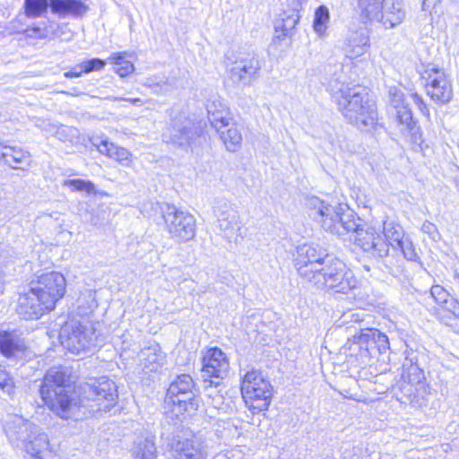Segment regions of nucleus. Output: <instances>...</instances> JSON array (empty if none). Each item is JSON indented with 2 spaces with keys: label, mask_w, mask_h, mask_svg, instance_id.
Instances as JSON below:
<instances>
[{
  "label": "nucleus",
  "mask_w": 459,
  "mask_h": 459,
  "mask_svg": "<svg viewBox=\"0 0 459 459\" xmlns=\"http://www.w3.org/2000/svg\"><path fill=\"white\" fill-rule=\"evenodd\" d=\"M50 9L60 17H78L85 13L87 6L81 0H50Z\"/></svg>",
  "instance_id": "28"
},
{
  "label": "nucleus",
  "mask_w": 459,
  "mask_h": 459,
  "mask_svg": "<svg viewBox=\"0 0 459 459\" xmlns=\"http://www.w3.org/2000/svg\"><path fill=\"white\" fill-rule=\"evenodd\" d=\"M217 459H228V458L224 455H221V456L218 457Z\"/></svg>",
  "instance_id": "56"
},
{
  "label": "nucleus",
  "mask_w": 459,
  "mask_h": 459,
  "mask_svg": "<svg viewBox=\"0 0 459 459\" xmlns=\"http://www.w3.org/2000/svg\"><path fill=\"white\" fill-rule=\"evenodd\" d=\"M384 0H358V9L361 17L377 22Z\"/></svg>",
  "instance_id": "35"
},
{
  "label": "nucleus",
  "mask_w": 459,
  "mask_h": 459,
  "mask_svg": "<svg viewBox=\"0 0 459 459\" xmlns=\"http://www.w3.org/2000/svg\"><path fill=\"white\" fill-rule=\"evenodd\" d=\"M63 186L70 188L72 191L85 192L91 194L95 192V186L90 180L84 179H66L64 181Z\"/></svg>",
  "instance_id": "39"
},
{
  "label": "nucleus",
  "mask_w": 459,
  "mask_h": 459,
  "mask_svg": "<svg viewBox=\"0 0 459 459\" xmlns=\"http://www.w3.org/2000/svg\"><path fill=\"white\" fill-rule=\"evenodd\" d=\"M390 102L396 108L397 111L398 109H401L403 106H405L403 103V94L402 93V91L396 89L391 90Z\"/></svg>",
  "instance_id": "45"
},
{
  "label": "nucleus",
  "mask_w": 459,
  "mask_h": 459,
  "mask_svg": "<svg viewBox=\"0 0 459 459\" xmlns=\"http://www.w3.org/2000/svg\"><path fill=\"white\" fill-rule=\"evenodd\" d=\"M354 342L360 348H364L365 352L370 356L375 348L378 353H385L390 349L386 334L373 328L362 330L359 334L354 335Z\"/></svg>",
  "instance_id": "20"
},
{
  "label": "nucleus",
  "mask_w": 459,
  "mask_h": 459,
  "mask_svg": "<svg viewBox=\"0 0 459 459\" xmlns=\"http://www.w3.org/2000/svg\"><path fill=\"white\" fill-rule=\"evenodd\" d=\"M84 295H86L89 299H91V303L88 304L89 307H91L95 303V292H93L91 290H86L84 292Z\"/></svg>",
  "instance_id": "51"
},
{
  "label": "nucleus",
  "mask_w": 459,
  "mask_h": 459,
  "mask_svg": "<svg viewBox=\"0 0 459 459\" xmlns=\"http://www.w3.org/2000/svg\"><path fill=\"white\" fill-rule=\"evenodd\" d=\"M430 294L435 301L441 307H445L450 301V294L440 285H433L430 289Z\"/></svg>",
  "instance_id": "41"
},
{
  "label": "nucleus",
  "mask_w": 459,
  "mask_h": 459,
  "mask_svg": "<svg viewBox=\"0 0 459 459\" xmlns=\"http://www.w3.org/2000/svg\"><path fill=\"white\" fill-rule=\"evenodd\" d=\"M133 459H156L157 449L152 436H141L135 438L131 448Z\"/></svg>",
  "instance_id": "30"
},
{
  "label": "nucleus",
  "mask_w": 459,
  "mask_h": 459,
  "mask_svg": "<svg viewBox=\"0 0 459 459\" xmlns=\"http://www.w3.org/2000/svg\"><path fill=\"white\" fill-rule=\"evenodd\" d=\"M48 7L50 0H24L25 14L30 18L42 16Z\"/></svg>",
  "instance_id": "38"
},
{
  "label": "nucleus",
  "mask_w": 459,
  "mask_h": 459,
  "mask_svg": "<svg viewBox=\"0 0 459 459\" xmlns=\"http://www.w3.org/2000/svg\"><path fill=\"white\" fill-rule=\"evenodd\" d=\"M262 63L254 53L239 56L229 70L230 79L236 84L247 86L258 78Z\"/></svg>",
  "instance_id": "13"
},
{
  "label": "nucleus",
  "mask_w": 459,
  "mask_h": 459,
  "mask_svg": "<svg viewBox=\"0 0 459 459\" xmlns=\"http://www.w3.org/2000/svg\"><path fill=\"white\" fill-rule=\"evenodd\" d=\"M309 215L328 232L343 236L355 234V244L372 257L383 258L388 255V244L380 230L367 224L345 204L332 205L313 196L308 199Z\"/></svg>",
  "instance_id": "1"
},
{
  "label": "nucleus",
  "mask_w": 459,
  "mask_h": 459,
  "mask_svg": "<svg viewBox=\"0 0 459 459\" xmlns=\"http://www.w3.org/2000/svg\"><path fill=\"white\" fill-rule=\"evenodd\" d=\"M84 68V73L89 74L93 71H100L106 65V61L100 58H92L88 61L82 62Z\"/></svg>",
  "instance_id": "43"
},
{
  "label": "nucleus",
  "mask_w": 459,
  "mask_h": 459,
  "mask_svg": "<svg viewBox=\"0 0 459 459\" xmlns=\"http://www.w3.org/2000/svg\"><path fill=\"white\" fill-rule=\"evenodd\" d=\"M84 73V68L82 64H79L73 67L70 71L65 73V77L73 78V77H80Z\"/></svg>",
  "instance_id": "48"
},
{
  "label": "nucleus",
  "mask_w": 459,
  "mask_h": 459,
  "mask_svg": "<svg viewBox=\"0 0 459 459\" xmlns=\"http://www.w3.org/2000/svg\"><path fill=\"white\" fill-rule=\"evenodd\" d=\"M303 1H304V0H287V2H288L289 4H294L296 2H299V4H300V6H302Z\"/></svg>",
  "instance_id": "53"
},
{
  "label": "nucleus",
  "mask_w": 459,
  "mask_h": 459,
  "mask_svg": "<svg viewBox=\"0 0 459 459\" xmlns=\"http://www.w3.org/2000/svg\"><path fill=\"white\" fill-rule=\"evenodd\" d=\"M411 98L413 101V103L419 108L420 111L427 117H429V110L425 104L422 97L419 95L418 93L414 92L411 94Z\"/></svg>",
  "instance_id": "46"
},
{
  "label": "nucleus",
  "mask_w": 459,
  "mask_h": 459,
  "mask_svg": "<svg viewBox=\"0 0 459 459\" xmlns=\"http://www.w3.org/2000/svg\"><path fill=\"white\" fill-rule=\"evenodd\" d=\"M405 15L403 0H384L376 22L393 29L403 22Z\"/></svg>",
  "instance_id": "21"
},
{
  "label": "nucleus",
  "mask_w": 459,
  "mask_h": 459,
  "mask_svg": "<svg viewBox=\"0 0 459 459\" xmlns=\"http://www.w3.org/2000/svg\"><path fill=\"white\" fill-rule=\"evenodd\" d=\"M0 160L13 169H25L30 166L31 157L22 148L0 143Z\"/></svg>",
  "instance_id": "23"
},
{
  "label": "nucleus",
  "mask_w": 459,
  "mask_h": 459,
  "mask_svg": "<svg viewBox=\"0 0 459 459\" xmlns=\"http://www.w3.org/2000/svg\"><path fill=\"white\" fill-rule=\"evenodd\" d=\"M216 131L229 152H237L241 147L242 134L238 126L232 121L229 122V126H223L222 128H217Z\"/></svg>",
  "instance_id": "32"
},
{
  "label": "nucleus",
  "mask_w": 459,
  "mask_h": 459,
  "mask_svg": "<svg viewBox=\"0 0 459 459\" xmlns=\"http://www.w3.org/2000/svg\"><path fill=\"white\" fill-rule=\"evenodd\" d=\"M221 400H222V396L221 395H216V397H214L212 399V405L218 409L219 411H224V408L222 406H220V404L221 403Z\"/></svg>",
  "instance_id": "50"
},
{
  "label": "nucleus",
  "mask_w": 459,
  "mask_h": 459,
  "mask_svg": "<svg viewBox=\"0 0 459 459\" xmlns=\"http://www.w3.org/2000/svg\"><path fill=\"white\" fill-rule=\"evenodd\" d=\"M289 10H284L274 21L275 36L274 40H283L291 38L294 34L296 25L299 22V11L302 6L296 2L294 4H289Z\"/></svg>",
  "instance_id": "19"
},
{
  "label": "nucleus",
  "mask_w": 459,
  "mask_h": 459,
  "mask_svg": "<svg viewBox=\"0 0 459 459\" xmlns=\"http://www.w3.org/2000/svg\"><path fill=\"white\" fill-rule=\"evenodd\" d=\"M425 81L427 95L434 102L444 105L450 102L453 98V86L444 69L435 65H429L421 74Z\"/></svg>",
  "instance_id": "10"
},
{
  "label": "nucleus",
  "mask_w": 459,
  "mask_h": 459,
  "mask_svg": "<svg viewBox=\"0 0 459 459\" xmlns=\"http://www.w3.org/2000/svg\"><path fill=\"white\" fill-rule=\"evenodd\" d=\"M262 387H257L255 394H242L247 407L256 414L266 411L271 403L273 388L270 383H262Z\"/></svg>",
  "instance_id": "25"
},
{
  "label": "nucleus",
  "mask_w": 459,
  "mask_h": 459,
  "mask_svg": "<svg viewBox=\"0 0 459 459\" xmlns=\"http://www.w3.org/2000/svg\"><path fill=\"white\" fill-rule=\"evenodd\" d=\"M214 213L217 217V227L221 234L229 239L236 238L242 225L236 207L226 201L220 202L214 209Z\"/></svg>",
  "instance_id": "14"
},
{
  "label": "nucleus",
  "mask_w": 459,
  "mask_h": 459,
  "mask_svg": "<svg viewBox=\"0 0 459 459\" xmlns=\"http://www.w3.org/2000/svg\"><path fill=\"white\" fill-rule=\"evenodd\" d=\"M333 99L338 110L351 125L359 129L373 126L377 119V108L364 90L358 85L342 84L334 91Z\"/></svg>",
  "instance_id": "4"
},
{
  "label": "nucleus",
  "mask_w": 459,
  "mask_h": 459,
  "mask_svg": "<svg viewBox=\"0 0 459 459\" xmlns=\"http://www.w3.org/2000/svg\"><path fill=\"white\" fill-rule=\"evenodd\" d=\"M195 383L190 375L178 376L169 385L166 403L172 405V411L177 415L195 410L197 404L195 402Z\"/></svg>",
  "instance_id": "9"
},
{
  "label": "nucleus",
  "mask_w": 459,
  "mask_h": 459,
  "mask_svg": "<svg viewBox=\"0 0 459 459\" xmlns=\"http://www.w3.org/2000/svg\"><path fill=\"white\" fill-rule=\"evenodd\" d=\"M295 266L303 281L320 290L346 294L357 285L352 271L316 244L298 248Z\"/></svg>",
  "instance_id": "2"
},
{
  "label": "nucleus",
  "mask_w": 459,
  "mask_h": 459,
  "mask_svg": "<svg viewBox=\"0 0 459 459\" xmlns=\"http://www.w3.org/2000/svg\"><path fill=\"white\" fill-rule=\"evenodd\" d=\"M329 21L330 14L328 8L325 5L319 6L315 12L313 22L314 30L319 37L325 35Z\"/></svg>",
  "instance_id": "37"
},
{
  "label": "nucleus",
  "mask_w": 459,
  "mask_h": 459,
  "mask_svg": "<svg viewBox=\"0 0 459 459\" xmlns=\"http://www.w3.org/2000/svg\"><path fill=\"white\" fill-rule=\"evenodd\" d=\"M53 308L45 304V300L31 288L28 292L20 295L18 300L17 313L25 320L39 318L45 311H51Z\"/></svg>",
  "instance_id": "16"
},
{
  "label": "nucleus",
  "mask_w": 459,
  "mask_h": 459,
  "mask_svg": "<svg viewBox=\"0 0 459 459\" xmlns=\"http://www.w3.org/2000/svg\"><path fill=\"white\" fill-rule=\"evenodd\" d=\"M421 230L423 233L427 234L435 242L439 241L441 238L440 233L437 230V226L429 221H425L422 223Z\"/></svg>",
  "instance_id": "44"
},
{
  "label": "nucleus",
  "mask_w": 459,
  "mask_h": 459,
  "mask_svg": "<svg viewBox=\"0 0 459 459\" xmlns=\"http://www.w3.org/2000/svg\"><path fill=\"white\" fill-rule=\"evenodd\" d=\"M4 430L13 446H24L26 452L35 459H55L47 434L35 424L14 415L6 422Z\"/></svg>",
  "instance_id": "5"
},
{
  "label": "nucleus",
  "mask_w": 459,
  "mask_h": 459,
  "mask_svg": "<svg viewBox=\"0 0 459 459\" xmlns=\"http://www.w3.org/2000/svg\"><path fill=\"white\" fill-rule=\"evenodd\" d=\"M403 379L408 383V394L414 399L423 398L428 393V385L424 382V372L411 359H406L403 364Z\"/></svg>",
  "instance_id": "18"
},
{
  "label": "nucleus",
  "mask_w": 459,
  "mask_h": 459,
  "mask_svg": "<svg viewBox=\"0 0 459 459\" xmlns=\"http://www.w3.org/2000/svg\"><path fill=\"white\" fill-rule=\"evenodd\" d=\"M165 230L176 242L184 243L195 236V218L188 212L167 204L162 210Z\"/></svg>",
  "instance_id": "7"
},
{
  "label": "nucleus",
  "mask_w": 459,
  "mask_h": 459,
  "mask_svg": "<svg viewBox=\"0 0 459 459\" xmlns=\"http://www.w3.org/2000/svg\"><path fill=\"white\" fill-rule=\"evenodd\" d=\"M114 100H124V101H128L130 103H132L133 105L134 106H141L143 101L141 99L139 98H122V97H116L114 98Z\"/></svg>",
  "instance_id": "49"
},
{
  "label": "nucleus",
  "mask_w": 459,
  "mask_h": 459,
  "mask_svg": "<svg viewBox=\"0 0 459 459\" xmlns=\"http://www.w3.org/2000/svg\"><path fill=\"white\" fill-rule=\"evenodd\" d=\"M166 357L157 342H149L138 353V367L145 375L159 372L166 364Z\"/></svg>",
  "instance_id": "17"
},
{
  "label": "nucleus",
  "mask_w": 459,
  "mask_h": 459,
  "mask_svg": "<svg viewBox=\"0 0 459 459\" xmlns=\"http://www.w3.org/2000/svg\"><path fill=\"white\" fill-rule=\"evenodd\" d=\"M32 288L45 300V304L54 309L65 293L66 281L62 273L50 272L39 276L37 286Z\"/></svg>",
  "instance_id": "12"
},
{
  "label": "nucleus",
  "mask_w": 459,
  "mask_h": 459,
  "mask_svg": "<svg viewBox=\"0 0 459 459\" xmlns=\"http://www.w3.org/2000/svg\"><path fill=\"white\" fill-rule=\"evenodd\" d=\"M369 37L362 31H351L343 43L342 50L346 57L356 59L364 56L369 48Z\"/></svg>",
  "instance_id": "26"
},
{
  "label": "nucleus",
  "mask_w": 459,
  "mask_h": 459,
  "mask_svg": "<svg viewBox=\"0 0 459 459\" xmlns=\"http://www.w3.org/2000/svg\"><path fill=\"white\" fill-rule=\"evenodd\" d=\"M94 145L101 154L114 159L123 166L130 167L133 164L132 153L127 149L117 146L108 139H101Z\"/></svg>",
  "instance_id": "27"
},
{
  "label": "nucleus",
  "mask_w": 459,
  "mask_h": 459,
  "mask_svg": "<svg viewBox=\"0 0 459 459\" xmlns=\"http://www.w3.org/2000/svg\"><path fill=\"white\" fill-rule=\"evenodd\" d=\"M126 52L112 54L108 61L117 66L116 73L120 77H126L134 71V66L131 61L126 59Z\"/></svg>",
  "instance_id": "36"
},
{
  "label": "nucleus",
  "mask_w": 459,
  "mask_h": 459,
  "mask_svg": "<svg viewBox=\"0 0 459 459\" xmlns=\"http://www.w3.org/2000/svg\"><path fill=\"white\" fill-rule=\"evenodd\" d=\"M174 459H207L208 452L205 446L195 437H178L171 445Z\"/></svg>",
  "instance_id": "15"
},
{
  "label": "nucleus",
  "mask_w": 459,
  "mask_h": 459,
  "mask_svg": "<svg viewBox=\"0 0 459 459\" xmlns=\"http://www.w3.org/2000/svg\"><path fill=\"white\" fill-rule=\"evenodd\" d=\"M230 368L226 354L219 348L209 349L203 358V378L205 387L218 386Z\"/></svg>",
  "instance_id": "11"
},
{
  "label": "nucleus",
  "mask_w": 459,
  "mask_h": 459,
  "mask_svg": "<svg viewBox=\"0 0 459 459\" xmlns=\"http://www.w3.org/2000/svg\"><path fill=\"white\" fill-rule=\"evenodd\" d=\"M383 233L385 241L388 247H396V246L404 238L403 227L394 220H386L383 223Z\"/></svg>",
  "instance_id": "33"
},
{
  "label": "nucleus",
  "mask_w": 459,
  "mask_h": 459,
  "mask_svg": "<svg viewBox=\"0 0 459 459\" xmlns=\"http://www.w3.org/2000/svg\"><path fill=\"white\" fill-rule=\"evenodd\" d=\"M83 394L80 402L91 412L109 411L117 403V390L115 382L106 377L91 379L82 386Z\"/></svg>",
  "instance_id": "6"
},
{
  "label": "nucleus",
  "mask_w": 459,
  "mask_h": 459,
  "mask_svg": "<svg viewBox=\"0 0 459 459\" xmlns=\"http://www.w3.org/2000/svg\"><path fill=\"white\" fill-rule=\"evenodd\" d=\"M454 280L459 283V272L455 271L453 275Z\"/></svg>",
  "instance_id": "54"
},
{
  "label": "nucleus",
  "mask_w": 459,
  "mask_h": 459,
  "mask_svg": "<svg viewBox=\"0 0 459 459\" xmlns=\"http://www.w3.org/2000/svg\"><path fill=\"white\" fill-rule=\"evenodd\" d=\"M24 350L23 342L14 333L0 332V353L6 358L16 357Z\"/></svg>",
  "instance_id": "31"
},
{
  "label": "nucleus",
  "mask_w": 459,
  "mask_h": 459,
  "mask_svg": "<svg viewBox=\"0 0 459 459\" xmlns=\"http://www.w3.org/2000/svg\"><path fill=\"white\" fill-rule=\"evenodd\" d=\"M195 132L188 124L175 121L163 134V141L173 145L186 148L191 144Z\"/></svg>",
  "instance_id": "24"
},
{
  "label": "nucleus",
  "mask_w": 459,
  "mask_h": 459,
  "mask_svg": "<svg viewBox=\"0 0 459 459\" xmlns=\"http://www.w3.org/2000/svg\"><path fill=\"white\" fill-rule=\"evenodd\" d=\"M397 121L401 126V132L410 137L413 148H419L422 151L424 143L422 133L408 106H403L401 109H398Z\"/></svg>",
  "instance_id": "22"
},
{
  "label": "nucleus",
  "mask_w": 459,
  "mask_h": 459,
  "mask_svg": "<svg viewBox=\"0 0 459 459\" xmlns=\"http://www.w3.org/2000/svg\"><path fill=\"white\" fill-rule=\"evenodd\" d=\"M444 308L459 320V300L457 299L451 298L449 303Z\"/></svg>",
  "instance_id": "47"
},
{
  "label": "nucleus",
  "mask_w": 459,
  "mask_h": 459,
  "mask_svg": "<svg viewBox=\"0 0 459 459\" xmlns=\"http://www.w3.org/2000/svg\"><path fill=\"white\" fill-rule=\"evenodd\" d=\"M95 340L94 328L76 320L66 322L59 332L62 346L73 353H80L91 349L94 346Z\"/></svg>",
  "instance_id": "8"
},
{
  "label": "nucleus",
  "mask_w": 459,
  "mask_h": 459,
  "mask_svg": "<svg viewBox=\"0 0 459 459\" xmlns=\"http://www.w3.org/2000/svg\"><path fill=\"white\" fill-rule=\"evenodd\" d=\"M394 248L400 249L409 261H416L419 258L411 240L407 238H404Z\"/></svg>",
  "instance_id": "40"
},
{
  "label": "nucleus",
  "mask_w": 459,
  "mask_h": 459,
  "mask_svg": "<svg viewBox=\"0 0 459 459\" xmlns=\"http://www.w3.org/2000/svg\"><path fill=\"white\" fill-rule=\"evenodd\" d=\"M429 0H424L423 1V4H422V8L423 9H426L427 7H429Z\"/></svg>",
  "instance_id": "55"
},
{
  "label": "nucleus",
  "mask_w": 459,
  "mask_h": 459,
  "mask_svg": "<svg viewBox=\"0 0 459 459\" xmlns=\"http://www.w3.org/2000/svg\"><path fill=\"white\" fill-rule=\"evenodd\" d=\"M71 369L66 367L50 368L41 383L39 393L49 409L62 419H69L77 409V394L71 384Z\"/></svg>",
  "instance_id": "3"
},
{
  "label": "nucleus",
  "mask_w": 459,
  "mask_h": 459,
  "mask_svg": "<svg viewBox=\"0 0 459 459\" xmlns=\"http://www.w3.org/2000/svg\"><path fill=\"white\" fill-rule=\"evenodd\" d=\"M0 389L8 394H12L14 391V382L9 372L0 367Z\"/></svg>",
  "instance_id": "42"
},
{
  "label": "nucleus",
  "mask_w": 459,
  "mask_h": 459,
  "mask_svg": "<svg viewBox=\"0 0 459 459\" xmlns=\"http://www.w3.org/2000/svg\"><path fill=\"white\" fill-rule=\"evenodd\" d=\"M262 383H270L258 370L252 369L247 372L242 379L241 394H255Z\"/></svg>",
  "instance_id": "34"
},
{
  "label": "nucleus",
  "mask_w": 459,
  "mask_h": 459,
  "mask_svg": "<svg viewBox=\"0 0 459 459\" xmlns=\"http://www.w3.org/2000/svg\"><path fill=\"white\" fill-rule=\"evenodd\" d=\"M4 289V272L0 269V295L3 294Z\"/></svg>",
  "instance_id": "52"
},
{
  "label": "nucleus",
  "mask_w": 459,
  "mask_h": 459,
  "mask_svg": "<svg viewBox=\"0 0 459 459\" xmlns=\"http://www.w3.org/2000/svg\"><path fill=\"white\" fill-rule=\"evenodd\" d=\"M208 119L211 125L215 128H222L223 126H229L231 121L228 107L220 100L209 101L207 106Z\"/></svg>",
  "instance_id": "29"
}]
</instances>
